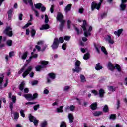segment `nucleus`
<instances>
[{
  "mask_svg": "<svg viewBox=\"0 0 127 127\" xmlns=\"http://www.w3.org/2000/svg\"><path fill=\"white\" fill-rule=\"evenodd\" d=\"M38 45H43L44 42L43 41H40L37 43Z\"/></svg>",
  "mask_w": 127,
  "mask_h": 127,
  "instance_id": "55",
  "label": "nucleus"
},
{
  "mask_svg": "<svg viewBox=\"0 0 127 127\" xmlns=\"http://www.w3.org/2000/svg\"><path fill=\"white\" fill-rule=\"evenodd\" d=\"M54 9V5H52L50 8V11L51 13H53Z\"/></svg>",
  "mask_w": 127,
  "mask_h": 127,
  "instance_id": "58",
  "label": "nucleus"
},
{
  "mask_svg": "<svg viewBox=\"0 0 127 127\" xmlns=\"http://www.w3.org/2000/svg\"><path fill=\"white\" fill-rule=\"evenodd\" d=\"M107 67L110 71H114L115 70V67L113 65V64L111 62H109L107 65Z\"/></svg>",
  "mask_w": 127,
  "mask_h": 127,
  "instance_id": "16",
  "label": "nucleus"
},
{
  "mask_svg": "<svg viewBox=\"0 0 127 127\" xmlns=\"http://www.w3.org/2000/svg\"><path fill=\"white\" fill-rule=\"evenodd\" d=\"M103 111L107 113L109 111V107H108V105H105L104 106V107L103 108Z\"/></svg>",
  "mask_w": 127,
  "mask_h": 127,
  "instance_id": "40",
  "label": "nucleus"
},
{
  "mask_svg": "<svg viewBox=\"0 0 127 127\" xmlns=\"http://www.w3.org/2000/svg\"><path fill=\"white\" fill-rule=\"evenodd\" d=\"M69 110L71 112H74V111L75 110V106L70 105V106H69Z\"/></svg>",
  "mask_w": 127,
  "mask_h": 127,
  "instance_id": "43",
  "label": "nucleus"
},
{
  "mask_svg": "<svg viewBox=\"0 0 127 127\" xmlns=\"http://www.w3.org/2000/svg\"><path fill=\"white\" fill-rule=\"evenodd\" d=\"M48 125V122L47 120H44L41 122L40 124L41 127H47V125Z\"/></svg>",
  "mask_w": 127,
  "mask_h": 127,
  "instance_id": "18",
  "label": "nucleus"
},
{
  "mask_svg": "<svg viewBox=\"0 0 127 127\" xmlns=\"http://www.w3.org/2000/svg\"><path fill=\"white\" fill-rule=\"evenodd\" d=\"M75 30L77 31L78 34H80V33H82V32H83L82 30L80 31L78 29H77V28H75Z\"/></svg>",
  "mask_w": 127,
  "mask_h": 127,
  "instance_id": "57",
  "label": "nucleus"
},
{
  "mask_svg": "<svg viewBox=\"0 0 127 127\" xmlns=\"http://www.w3.org/2000/svg\"><path fill=\"white\" fill-rule=\"evenodd\" d=\"M101 51L104 53V54H106V55L108 54V52H107V50H106V48L104 47H101Z\"/></svg>",
  "mask_w": 127,
  "mask_h": 127,
  "instance_id": "37",
  "label": "nucleus"
},
{
  "mask_svg": "<svg viewBox=\"0 0 127 127\" xmlns=\"http://www.w3.org/2000/svg\"><path fill=\"white\" fill-rule=\"evenodd\" d=\"M7 45H8V46H11V45H12V41L11 40L7 41Z\"/></svg>",
  "mask_w": 127,
  "mask_h": 127,
  "instance_id": "41",
  "label": "nucleus"
},
{
  "mask_svg": "<svg viewBox=\"0 0 127 127\" xmlns=\"http://www.w3.org/2000/svg\"><path fill=\"white\" fill-rule=\"evenodd\" d=\"M115 68H116V69H117V70L118 72H121L122 71L121 66H120V65H119V64H116Z\"/></svg>",
  "mask_w": 127,
  "mask_h": 127,
  "instance_id": "36",
  "label": "nucleus"
},
{
  "mask_svg": "<svg viewBox=\"0 0 127 127\" xmlns=\"http://www.w3.org/2000/svg\"><path fill=\"white\" fill-rule=\"evenodd\" d=\"M72 7V4H68L65 8L64 11L66 13H68V11L71 10V8Z\"/></svg>",
  "mask_w": 127,
  "mask_h": 127,
  "instance_id": "20",
  "label": "nucleus"
},
{
  "mask_svg": "<svg viewBox=\"0 0 127 127\" xmlns=\"http://www.w3.org/2000/svg\"><path fill=\"white\" fill-rule=\"evenodd\" d=\"M92 110H96L97 109V103H94L91 105Z\"/></svg>",
  "mask_w": 127,
  "mask_h": 127,
  "instance_id": "35",
  "label": "nucleus"
},
{
  "mask_svg": "<svg viewBox=\"0 0 127 127\" xmlns=\"http://www.w3.org/2000/svg\"><path fill=\"white\" fill-rule=\"evenodd\" d=\"M108 88L109 91H110V92H114V91H115V90H116L115 87H114L113 86H108Z\"/></svg>",
  "mask_w": 127,
  "mask_h": 127,
  "instance_id": "38",
  "label": "nucleus"
},
{
  "mask_svg": "<svg viewBox=\"0 0 127 127\" xmlns=\"http://www.w3.org/2000/svg\"><path fill=\"white\" fill-rule=\"evenodd\" d=\"M30 25H31V23H28L23 27V28H27V27H28V26Z\"/></svg>",
  "mask_w": 127,
  "mask_h": 127,
  "instance_id": "54",
  "label": "nucleus"
},
{
  "mask_svg": "<svg viewBox=\"0 0 127 127\" xmlns=\"http://www.w3.org/2000/svg\"><path fill=\"white\" fill-rule=\"evenodd\" d=\"M103 69V66H101V65H100V63H98L95 66V69L97 70V71H99V70H101Z\"/></svg>",
  "mask_w": 127,
  "mask_h": 127,
  "instance_id": "23",
  "label": "nucleus"
},
{
  "mask_svg": "<svg viewBox=\"0 0 127 127\" xmlns=\"http://www.w3.org/2000/svg\"><path fill=\"white\" fill-rule=\"evenodd\" d=\"M38 109H39V104H38V105L34 106V111H37V110H38Z\"/></svg>",
  "mask_w": 127,
  "mask_h": 127,
  "instance_id": "50",
  "label": "nucleus"
},
{
  "mask_svg": "<svg viewBox=\"0 0 127 127\" xmlns=\"http://www.w3.org/2000/svg\"><path fill=\"white\" fill-rule=\"evenodd\" d=\"M27 66V64H25L24 66H23L22 68L19 70V71L18 72V74H19V75H20V74H22V73L23 72V71H24V69H25V67Z\"/></svg>",
  "mask_w": 127,
  "mask_h": 127,
  "instance_id": "33",
  "label": "nucleus"
},
{
  "mask_svg": "<svg viewBox=\"0 0 127 127\" xmlns=\"http://www.w3.org/2000/svg\"><path fill=\"white\" fill-rule=\"evenodd\" d=\"M12 94L11 92L8 93V98L9 99H11L12 102L10 103V109L12 110V109L13 108V104H15V102H16V97L15 96H12L11 97Z\"/></svg>",
  "mask_w": 127,
  "mask_h": 127,
  "instance_id": "5",
  "label": "nucleus"
},
{
  "mask_svg": "<svg viewBox=\"0 0 127 127\" xmlns=\"http://www.w3.org/2000/svg\"><path fill=\"white\" fill-rule=\"evenodd\" d=\"M33 67L31 66L28 67L27 69L23 73V78H25L29 74V72L32 70Z\"/></svg>",
  "mask_w": 127,
  "mask_h": 127,
  "instance_id": "12",
  "label": "nucleus"
},
{
  "mask_svg": "<svg viewBox=\"0 0 127 127\" xmlns=\"http://www.w3.org/2000/svg\"><path fill=\"white\" fill-rule=\"evenodd\" d=\"M110 119L111 120H115V119H116V115H115V114H111L110 116Z\"/></svg>",
  "mask_w": 127,
  "mask_h": 127,
  "instance_id": "47",
  "label": "nucleus"
},
{
  "mask_svg": "<svg viewBox=\"0 0 127 127\" xmlns=\"http://www.w3.org/2000/svg\"><path fill=\"white\" fill-rule=\"evenodd\" d=\"M19 57L22 59V60H25L26 57H27V52H25L23 54H22L21 52H19Z\"/></svg>",
  "mask_w": 127,
  "mask_h": 127,
  "instance_id": "14",
  "label": "nucleus"
},
{
  "mask_svg": "<svg viewBox=\"0 0 127 127\" xmlns=\"http://www.w3.org/2000/svg\"><path fill=\"white\" fill-rule=\"evenodd\" d=\"M70 110V106H67L65 108V112H69Z\"/></svg>",
  "mask_w": 127,
  "mask_h": 127,
  "instance_id": "61",
  "label": "nucleus"
},
{
  "mask_svg": "<svg viewBox=\"0 0 127 127\" xmlns=\"http://www.w3.org/2000/svg\"><path fill=\"white\" fill-rule=\"evenodd\" d=\"M2 102H3V103L4 104H5V103H6V100H5V98H2L0 99V109H1V104H2Z\"/></svg>",
  "mask_w": 127,
  "mask_h": 127,
  "instance_id": "28",
  "label": "nucleus"
},
{
  "mask_svg": "<svg viewBox=\"0 0 127 127\" xmlns=\"http://www.w3.org/2000/svg\"><path fill=\"white\" fill-rule=\"evenodd\" d=\"M23 2L25 3V4H29L30 6L32 7H33V3L32 2V0H23Z\"/></svg>",
  "mask_w": 127,
  "mask_h": 127,
  "instance_id": "17",
  "label": "nucleus"
},
{
  "mask_svg": "<svg viewBox=\"0 0 127 127\" xmlns=\"http://www.w3.org/2000/svg\"><path fill=\"white\" fill-rule=\"evenodd\" d=\"M4 33L11 37L12 36V28L10 27H7L5 30L4 31Z\"/></svg>",
  "mask_w": 127,
  "mask_h": 127,
  "instance_id": "9",
  "label": "nucleus"
},
{
  "mask_svg": "<svg viewBox=\"0 0 127 127\" xmlns=\"http://www.w3.org/2000/svg\"><path fill=\"white\" fill-rule=\"evenodd\" d=\"M24 85H25V82H24V81L22 82L20 84L19 89L20 91H22V90L24 89Z\"/></svg>",
  "mask_w": 127,
  "mask_h": 127,
  "instance_id": "26",
  "label": "nucleus"
},
{
  "mask_svg": "<svg viewBox=\"0 0 127 127\" xmlns=\"http://www.w3.org/2000/svg\"><path fill=\"white\" fill-rule=\"evenodd\" d=\"M31 84L32 86H35L37 85V84H38V81H37V80H34L31 82Z\"/></svg>",
  "mask_w": 127,
  "mask_h": 127,
  "instance_id": "48",
  "label": "nucleus"
},
{
  "mask_svg": "<svg viewBox=\"0 0 127 127\" xmlns=\"http://www.w3.org/2000/svg\"><path fill=\"white\" fill-rule=\"evenodd\" d=\"M102 114V112H95L93 113L94 116L95 117H98Z\"/></svg>",
  "mask_w": 127,
  "mask_h": 127,
  "instance_id": "39",
  "label": "nucleus"
},
{
  "mask_svg": "<svg viewBox=\"0 0 127 127\" xmlns=\"http://www.w3.org/2000/svg\"><path fill=\"white\" fill-rule=\"evenodd\" d=\"M59 45V40L58 38H56L54 40L53 44L52 45V48L53 49H56L58 47Z\"/></svg>",
  "mask_w": 127,
  "mask_h": 127,
  "instance_id": "11",
  "label": "nucleus"
},
{
  "mask_svg": "<svg viewBox=\"0 0 127 127\" xmlns=\"http://www.w3.org/2000/svg\"><path fill=\"white\" fill-rule=\"evenodd\" d=\"M90 58V54L89 53H87L84 55L83 59L87 60V59H89Z\"/></svg>",
  "mask_w": 127,
  "mask_h": 127,
  "instance_id": "32",
  "label": "nucleus"
},
{
  "mask_svg": "<svg viewBox=\"0 0 127 127\" xmlns=\"http://www.w3.org/2000/svg\"><path fill=\"white\" fill-rule=\"evenodd\" d=\"M104 0H100V2L98 4L95 2H93L91 4V9L92 10H94L95 8H96L97 10L100 9V7H101V5L102 4V2Z\"/></svg>",
  "mask_w": 127,
  "mask_h": 127,
  "instance_id": "6",
  "label": "nucleus"
},
{
  "mask_svg": "<svg viewBox=\"0 0 127 127\" xmlns=\"http://www.w3.org/2000/svg\"><path fill=\"white\" fill-rule=\"evenodd\" d=\"M0 47H4V44L2 43V36H0Z\"/></svg>",
  "mask_w": 127,
  "mask_h": 127,
  "instance_id": "34",
  "label": "nucleus"
},
{
  "mask_svg": "<svg viewBox=\"0 0 127 127\" xmlns=\"http://www.w3.org/2000/svg\"><path fill=\"white\" fill-rule=\"evenodd\" d=\"M19 118V114L17 112L14 113V120H16Z\"/></svg>",
  "mask_w": 127,
  "mask_h": 127,
  "instance_id": "29",
  "label": "nucleus"
},
{
  "mask_svg": "<svg viewBox=\"0 0 127 127\" xmlns=\"http://www.w3.org/2000/svg\"><path fill=\"white\" fill-rule=\"evenodd\" d=\"M122 32H123V29H119L117 31H115L114 32V34L115 35H117V36H120L121 34H122Z\"/></svg>",
  "mask_w": 127,
  "mask_h": 127,
  "instance_id": "22",
  "label": "nucleus"
},
{
  "mask_svg": "<svg viewBox=\"0 0 127 127\" xmlns=\"http://www.w3.org/2000/svg\"><path fill=\"white\" fill-rule=\"evenodd\" d=\"M29 119L30 120V122H33L34 125L35 126V127H37L38 125V120L34 117V116H33L31 115V114H30L29 115Z\"/></svg>",
  "mask_w": 127,
  "mask_h": 127,
  "instance_id": "8",
  "label": "nucleus"
},
{
  "mask_svg": "<svg viewBox=\"0 0 127 127\" xmlns=\"http://www.w3.org/2000/svg\"><path fill=\"white\" fill-rule=\"evenodd\" d=\"M63 108H64V106H60L57 109V111L58 113H63Z\"/></svg>",
  "mask_w": 127,
  "mask_h": 127,
  "instance_id": "27",
  "label": "nucleus"
},
{
  "mask_svg": "<svg viewBox=\"0 0 127 127\" xmlns=\"http://www.w3.org/2000/svg\"><path fill=\"white\" fill-rule=\"evenodd\" d=\"M9 57H12V56H14V52H11L9 54Z\"/></svg>",
  "mask_w": 127,
  "mask_h": 127,
  "instance_id": "60",
  "label": "nucleus"
},
{
  "mask_svg": "<svg viewBox=\"0 0 127 127\" xmlns=\"http://www.w3.org/2000/svg\"><path fill=\"white\" fill-rule=\"evenodd\" d=\"M70 86H65L64 88V91H69V90H70Z\"/></svg>",
  "mask_w": 127,
  "mask_h": 127,
  "instance_id": "52",
  "label": "nucleus"
},
{
  "mask_svg": "<svg viewBox=\"0 0 127 127\" xmlns=\"http://www.w3.org/2000/svg\"><path fill=\"white\" fill-rule=\"evenodd\" d=\"M94 46H95L97 52L98 53H100V49H101V45H100V44H95Z\"/></svg>",
  "mask_w": 127,
  "mask_h": 127,
  "instance_id": "24",
  "label": "nucleus"
},
{
  "mask_svg": "<svg viewBox=\"0 0 127 127\" xmlns=\"http://www.w3.org/2000/svg\"><path fill=\"white\" fill-rule=\"evenodd\" d=\"M59 42H60V43H63V42H64V38L60 37Z\"/></svg>",
  "mask_w": 127,
  "mask_h": 127,
  "instance_id": "49",
  "label": "nucleus"
},
{
  "mask_svg": "<svg viewBox=\"0 0 127 127\" xmlns=\"http://www.w3.org/2000/svg\"><path fill=\"white\" fill-rule=\"evenodd\" d=\"M31 56L30 57L29 59L27 60V62H28V63H29V62L31 61V59H32V58H37V57L38 56V55H37V54H33V52H31Z\"/></svg>",
  "mask_w": 127,
  "mask_h": 127,
  "instance_id": "15",
  "label": "nucleus"
},
{
  "mask_svg": "<svg viewBox=\"0 0 127 127\" xmlns=\"http://www.w3.org/2000/svg\"><path fill=\"white\" fill-rule=\"evenodd\" d=\"M46 9V8H45V7H41V11L42 12L45 11V10Z\"/></svg>",
  "mask_w": 127,
  "mask_h": 127,
  "instance_id": "64",
  "label": "nucleus"
},
{
  "mask_svg": "<svg viewBox=\"0 0 127 127\" xmlns=\"http://www.w3.org/2000/svg\"><path fill=\"white\" fill-rule=\"evenodd\" d=\"M82 28L83 29L84 35L85 37H88V36L91 35V31L93 30V28L87 24V22L85 20L83 21Z\"/></svg>",
  "mask_w": 127,
  "mask_h": 127,
  "instance_id": "1",
  "label": "nucleus"
},
{
  "mask_svg": "<svg viewBox=\"0 0 127 127\" xmlns=\"http://www.w3.org/2000/svg\"><path fill=\"white\" fill-rule=\"evenodd\" d=\"M80 65H81V62L80 61L77 60L75 62V69H73V72L76 73H79V72H81L82 71V68L80 67Z\"/></svg>",
  "mask_w": 127,
  "mask_h": 127,
  "instance_id": "3",
  "label": "nucleus"
},
{
  "mask_svg": "<svg viewBox=\"0 0 127 127\" xmlns=\"http://www.w3.org/2000/svg\"><path fill=\"white\" fill-rule=\"evenodd\" d=\"M36 31H35L34 29H32L31 30V36L32 37H33V36H34V35H35V33H36Z\"/></svg>",
  "mask_w": 127,
  "mask_h": 127,
  "instance_id": "44",
  "label": "nucleus"
},
{
  "mask_svg": "<svg viewBox=\"0 0 127 127\" xmlns=\"http://www.w3.org/2000/svg\"><path fill=\"white\" fill-rule=\"evenodd\" d=\"M41 65H38L35 67L36 69V71H37V72H39V71H41V69H42V68L44 67V66H46V65L48 64V62L46 61H42L40 62Z\"/></svg>",
  "mask_w": 127,
  "mask_h": 127,
  "instance_id": "4",
  "label": "nucleus"
},
{
  "mask_svg": "<svg viewBox=\"0 0 127 127\" xmlns=\"http://www.w3.org/2000/svg\"><path fill=\"white\" fill-rule=\"evenodd\" d=\"M45 23H47L49 21L48 16H47V15H45Z\"/></svg>",
  "mask_w": 127,
  "mask_h": 127,
  "instance_id": "51",
  "label": "nucleus"
},
{
  "mask_svg": "<svg viewBox=\"0 0 127 127\" xmlns=\"http://www.w3.org/2000/svg\"><path fill=\"white\" fill-rule=\"evenodd\" d=\"M68 119L69 120V123H72L73 122H74V116L73 115V114L69 113L68 114Z\"/></svg>",
  "mask_w": 127,
  "mask_h": 127,
  "instance_id": "19",
  "label": "nucleus"
},
{
  "mask_svg": "<svg viewBox=\"0 0 127 127\" xmlns=\"http://www.w3.org/2000/svg\"><path fill=\"white\" fill-rule=\"evenodd\" d=\"M70 24H71V21H70V20H68L67 21V26H68V28H71Z\"/></svg>",
  "mask_w": 127,
  "mask_h": 127,
  "instance_id": "59",
  "label": "nucleus"
},
{
  "mask_svg": "<svg viewBox=\"0 0 127 127\" xmlns=\"http://www.w3.org/2000/svg\"><path fill=\"white\" fill-rule=\"evenodd\" d=\"M49 77L52 79V80H54V79H55V74L53 73H50L49 74Z\"/></svg>",
  "mask_w": 127,
  "mask_h": 127,
  "instance_id": "30",
  "label": "nucleus"
},
{
  "mask_svg": "<svg viewBox=\"0 0 127 127\" xmlns=\"http://www.w3.org/2000/svg\"><path fill=\"white\" fill-rule=\"evenodd\" d=\"M24 97H25V99L28 101H32V100H34V99L37 98V93L34 94L33 96L30 94L24 95Z\"/></svg>",
  "mask_w": 127,
  "mask_h": 127,
  "instance_id": "7",
  "label": "nucleus"
},
{
  "mask_svg": "<svg viewBox=\"0 0 127 127\" xmlns=\"http://www.w3.org/2000/svg\"><path fill=\"white\" fill-rule=\"evenodd\" d=\"M42 5V4H41V3H40L34 4V6H35V8H37V9H40Z\"/></svg>",
  "mask_w": 127,
  "mask_h": 127,
  "instance_id": "31",
  "label": "nucleus"
},
{
  "mask_svg": "<svg viewBox=\"0 0 127 127\" xmlns=\"http://www.w3.org/2000/svg\"><path fill=\"white\" fill-rule=\"evenodd\" d=\"M48 93H49V91L47 89H45L44 90V94H45V95H47L48 94Z\"/></svg>",
  "mask_w": 127,
  "mask_h": 127,
  "instance_id": "62",
  "label": "nucleus"
},
{
  "mask_svg": "<svg viewBox=\"0 0 127 127\" xmlns=\"http://www.w3.org/2000/svg\"><path fill=\"white\" fill-rule=\"evenodd\" d=\"M62 49H63L64 50H65L66 49V44H64L62 46Z\"/></svg>",
  "mask_w": 127,
  "mask_h": 127,
  "instance_id": "63",
  "label": "nucleus"
},
{
  "mask_svg": "<svg viewBox=\"0 0 127 127\" xmlns=\"http://www.w3.org/2000/svg\"><path fill=\"white\" fill-rule=\"evenodd\" d=\"M126 2H127V0H122L121 4L120 5V10H125L127 7V5L125 4Z\"/></svg>",
  "mask_w": 127,
  "mask_h": 127,
  "instance_id": "13",
  "label": "nucleus"
},
{
  "mask_svg": "<svg viewBox=\"0 0 127 127\" xmlns=\"http://www.w3.org/2000/svg\"><path fill=\"white\" fill-rule=\"evenodd\" d=\"M104 39H105L106 41H108V42L110 44H114V43H115L114 39L112 38V37L110 35H107L104 38Z\"/></svg>",
  "mask_w": 127,
  "mask_h": 127,
  "instance_id": "10",
  "label": "nucleus"
},
{
  "mask_svg": "<svg viewBox=\"0 0 127 127\" xmlns=\"http://www.w3.org/2000/svg\"><path fill=\"white\" fill-rule=\"evenodd\" d=\"M57 20L61 23V25L60 26V30H62L63 27H64V24H65V21L63 20V15L61 13L59 12L57 17Z\"/></svg>",
  "mask_w": 127,
  "mask_h": 127,
  "instance_id": "2",
  "label": "nucleus"
},
{
  "mask_svg": "<svg viewBox=\"0 0 127 127\" xmlns=\"http://www.w3.org/2000/svg\"><path fill=\"white\" fill-rule=\"evenodd\" d=\"M104 94H105V91L103 89H101L99 90V97H100V98H103V97H104Z\"/></svg>",
  "mask_w": 127,
  "mask_h": 127,
  "instance_id": "25",
  "label": "nucleus"
},
{
  "mask_svg": "<svg viewBox=\"0 0 127 127\" xmlns=\"http://www.w3.org/2000/svg\"><path fill=\"white\" fill-rule=\"evenodd\" d=\"M20 114L21 117H23V118H24V117H25V115L24 114V110L21 109L20 111Z\"/></svg>",
  "mask_w": 127,
  "mask_h": 127,
  "instance_id": "42",
  "label": "nucleus"
},
{
  "mask_svg": "<svg viewBox=\"0 0 127 127\" xmlns=\"http://www.w3.org/2000/svg\"><path fill=\"white\" fill-rule=\"evenodd\" d=\"M70 38H71V37L69 36H64V40H70Z\"/></svg>",
  "mask_w": 127,
  "mask_h": 127,
  "instance_id": "53",
  "label": "nucleus"
},
{
  "mask_svg": "<svg viewBox=\"0 0 127 127\" xmlns=\"http://www.w3.org/2000/svg\"><path fill=\"white\" fill-rule=\"evenodd\" d=\"M66 127V123H65V122L63 121L61 124L60 127Z\"/></svg>",
  "mask_w": 127,
  "mask_h": 127,
  "instance_id": "46",
  "label": "nucleus"
},
{
  "mask_svg": "<svg viewBox=\"0 0 127 127\" xmlns=\"http://www.w3.org/2000/svg\"><path fill=\"white\" fill-rule=\"evenodd\" d=\"M91 93H92V94H94L95 96H97V95H98V92H97V91L95 90H92Z\"/></svg>",
  "mask_w": 127,
  "mask_h": 127,
  "instance_id": "56",
  "label": "nucleus"
},
{
  "mask_svg": "<svg viewBox=\"0 0 127 127\" xmlns=\"http://www.w3.org/2000/svg\"><path fill=\"white\" fill-rule=\"evenodd\" d=\"M80 79L81 80V82H86V78H85V76L83 75H80Z\"/></svg>",
  "mask_w": 127,
  "mask_h": 127,
  "instance_id": "45",
  "label": "nucleus"
},
{
  "mask_svg": "<svg viewBox=\"0 0 127 127\" xmlns=\"http://www.w3.org/2000/svg\"><path fill=\"white\" fill-rule=\"evenodd\" d=\"M49 25L47 24L43 25L40 28V30H43L44 29H49Z\"/></svg>",
  "mask_w": 127,
  "mask_h": 127,
  "instance_id": "21",
  "label": "nucleus"
}]
</instances>
